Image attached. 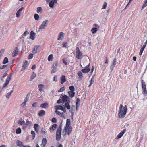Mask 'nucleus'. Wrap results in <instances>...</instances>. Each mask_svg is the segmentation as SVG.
I'll list each match as a JSON object with an SVG mask.
<instances>
[{"label": "nucleus", "instance_id": "6e6552de", "mask_svg": "<svg viewBox=\"0 0 147 147\" xmlns=\"http://www.w3.org/2000/svg\"><path fill=\"white\" fill-rule=\"evenodd\" d=\"M48 22V20L43 21L41 25L39 27V29H45V27H46L48 25L47 23Z\"/></svg>", "mask_w": 147, "mask_h": 147}, {"label": "nucleus", "instance_id": "5fc2aeb1", "mask_svg": "<svg viewBox=\"0 0 147 147\" xmlns=\"http://www.w3.org/2000/svg\"><path fill=\"white\" fill-rule=\"evenodd\" d=\"M33 54H30L28 56V58L29 59H31L33 57Z\"/></svg>", "mask_w": 147, "mask_h": 147}, {"label": "nucleus", "instance_id": "72a5a7b5", "mask_svg": "<svg viewBox=\"0 0 147 147\" xmlns=\"http://www.w3.org/2000/svg\"><path fill=\"white\" fill-rule=\"evenodd\" d=\"M53 58V55L52 54L50 55L48 58V60L49 61H52V59Z\"/></svg>", "mask_w": 147, "mask_h": 147}, {"label": "nucleus", "instance_id": "09e8293b", "mask_svg": "<svg viewBox=\"0 0 147 147\" xmlns=\"http://www.w3.org/2000/svg\"><path fill=\"white\" fill-rule=\"evenodd\" d=\"M11 75H8V76H7L6 80L9 82L10 80V79L11 78Z\"/></svg>", "mask_w": 147, "mask_h": 147}, {"label": "nucleus", "instance_id": "ddd939ff", "mask_svg": "<svg viewBox=\"0 0 147 147\" xmlns=\"http://www.w3.org/2000/svg\"><path fill=\"white\" fill-rule=\"evenodd\" d=\"M36 34L33 31H31L30 34V38L32 40H34L35 38Z\"/></svg>", "mask_w": 147, "mask_h": 147}, {"label": "nucleus", "instance_id": "0eeeda50", "mask_svg": "<svg viewBox=\"0 0 147 147\" xmlns=\"http://www.w3.org/2000/svg\"><path fill=\"white\" fill-rule=\"evenodd\" d=\"M58 64L57 62H54L53 64L52 67V69L51 71V73L53 74L56 71H57V66Z\"/></svg>", "mask_w": 147, "mask_h": 147}, {"label": "nucleus", "instance_id": "a18cd8bd", "mask_svg": "<svg viewBox=\"0 0 147 147\" xmlns=\"http://www.w3.org/2000/svg\"><path fill=\"white\" fill-rule=\"evenodd\" d=\"M147 6V3H145V2H144L142 6L141 10H142L145 7H146Z\"/></svg>", "mask_w": 147, "mask_h": 147}, {"label": "nucleus", "instance_id": "7ed1b4c3", "mask_svg": "<svg viewBox=\"0 0 147 147\" xmlns=\"http://www.w3.org/2000/svg\"><path fill=\"white\" fill-rule=\"evenodd\" d=\"M142 93L145 96H146L147 94V91L144 81L142 80Z\"/></svg>", "mask_w": 147, "mask_h": 147}, {"label": "nucleus", "instance_id": "4d7b16f0", "mask_svg": "<svg viewBox=\"0 0 147 147\" xmlns=\"http://www.w3.org/2000/svg\"><path fill=\"white\" fill-rule=\"evenodd\" d=\"M115 65H113L112 64L111 65V66L110 67V69L111 71H112L114 67H115Z\"/></svg>", "mask_w": 147, "mask_h": 147}, {"label": "nucleus", "instance_id": "393cba45", "mask_svg": "<svg viewBox=\"0 0 147 147\" xmlns=\"http://www.w3.org/2000/svg\"><path fill=\"white\" fill-rule=\"evenodd\" d=\"M17 48H16V49L15 50L14 52H13L12 54V56L13 57H15L16 56L18 53V49H17Z\"/></svg>", "mask_w": 147, "mask_h": 147}, {"label": "nucleus", "instance_id": "4468645a", "mask_svg": "<svg viewBox=\"0 0 147 147\" xmlns=\"http://www.w3.org/2000/svg\"><path fill=\"white\" fill-rule=\"evenodd\" d=\"M126 130L125 129H123L122 131H121L117 135V138L118 139H119L121 138L123 135L124 134V133L126 132Z\"/></svg>", "mask_w": 147, "mask_h": 147}, {"label": "nucleus", "instance_id": "a211bd4d", "mask_svg": "<svg viewBox=\"0 0 147 147\" xmlns=\"http://www.w3.org/2000/svg\"><path fill=\"white\" fill-rule=\"evenodd\" d=\"M90 70V68H86L85 67L84 69H82L81 70V71L84 73H86L88 72Z\"/></svg>", "mask_w": 147, "mask_h": 147}, {"label": "nucleus", "instance_id": "f8f14e48", "mask_svg": "<svg viewBox=\"0 0 147 147\" xmlns=\"http://www.w3.org/2000/svg\"><path fill=\"white\" fill-rule=\"evenodd\" d=\"M65 35V34L63 32H60L58 35V38L57 39V40H62L63 39V38L64 37V35Z\"/></svg>", "mask_w": 147, "mask_h": 147}, {"label": "nucleus", "instance_id": "c85d7f7f", "mask_svg": "<svg viewBox=\"0 0 147 147\" xmlns=\"http://www.w3.org/2000/svg\"><path fill=\"white\" fill-rule=\"evenodd\" d=\"M13 90H12L10 92L7 93L6 95V97L7 98H9L10 96L11 95V93L13 92Z\"/></svg>", "mask_w": 147, "mask_h": 147}, {"label": "nucleus", "instance_id": "c03bdc74", "mask_svg": "<svg viewBox=\"0 0 147 147\" xmlns=\"http://www.w3.org/2000/svg\"><path fill=\"white\" fill-rule=\"evenodd\" d=\"M31 134L33 135V139H34L35 136V133L34 131H31Z\"/></svg>", "mask_w": 147, "mask_h": 147}, {"label": "nucleus", "instance_id": "2f4dec72", "mask_svg": "<svg viewBox=\"0 0 147 147\" xmlns=\"http://www.w3.org/2000/svg\"><path fill=\"white\" fill-rule=\"evenodd\" d=\"M8 62V58L7 57H5L4 58L3 61V64H5L7 63Z\"/></svg>", "mask_w": 147, "mask_h": 147}, {"label": "nucleus", "instance_id": "dca6fc26", "mask_svg": "<svg viewBox=\"0 0 147 147\" xmlns=\"http://www.w3.org/2000/svg\"><path fill=\"white\" fill-rule=\"evenodd\" d=\"M38 114L40 117L43 116L45 115V111L44 110H40L39 111Z\"/></svg>", "mask_w": 147, "mask_h": 147}, {"label": "nucleus", "instance_id": "b1692460", "mask_svg": "<svg viewBox=\"0 0 147 147\" xmlns=\"http://www.w3.org/2000/svg\"><path fill=\"white\" fill-rule=\"evenodd\" d=\"M57 124H53L51 128H50V131H53L57 127Z\"/></svg>", "mask_w": 147, "mask_h": 147}, {"label": "nucleus", "instance_id": "680f3d73", "mask_svg": "<svg viewBox=\"0 0 147 147\" xmlns=\"http://www.w3.org/2000/svg\"><path fill=\"white\" fill-rule=\"evenodd\" d=\"M101 67L102 69H105V68L106 66H105V65L104 64L103 65H101Z\"/></svg>", "mask_w": 147, "mask_h": 147}, {"label": "nucleus", "instance_id": "f03ea898", "mask_svg": "<svg viewBox=\"0 0 147 147\" xmlns=\"http://www.w3.org/2000/svg\"><path fill=\"white\" fill-rule=\"evenodd\" d=\"M61 125H60L58 127L56 132V139L59 141L61 137Z\"/></svg>", "mask_w": 147, "mask_h": 147}, {"label": "nucleus", "instance_id": "052dcab7", "mask_svg": "<svg viewBox=\"0 0 147 147\" xmlns=\"http://www.w3.org/2000/svg\"><path fill=\"white\" fill-rule=\"evenodd\" d=\"M28 34L29 32H28V31H26L24 32L23 35L24 36H26Z\"/></svg>", "mask_w": 147, "mask_h": 147}, {"label": "nucleus", "instance_id": "6e6d98bb", "mask_svg": "<svg viewBox=\"0 0 147 147\" xmlns=\"http://www.w3.org/2000/svg\"><path fill=\"white\" fill-rule=\"evenodd\" d=\"M7 67L6 65H3V66H0V69H2L5 68H6Z\"/></svg>", "mask_w": 147, "mask_h": 147}, {"label": "nucleus", "instance_id": "69168bd1", "mask_svg": "<svg viewBox=\"0 0 147 147\" xmlns=\"http://www.w3.org/2000/svg\"><path fill=\"white\" fill-rule=\"evenodd\" d=\"M20 16V13L17 11V13H16V17L17 18H19V17Z\"/></svg>", "mask_w": 147, "mask_h": 147}, {"label": "nucleus", "instance_id": "4be33fe9", "mask_svg": "<svg viewBox=\"0 0 147 147\" xmlns=\"http://www.w3.org/2000/svg\"><path fill=\"white\" fill-rule=\"evenodd\" d=\"M68 93L70 97L72 98L74 96L75 93L74 91H69Z\"/></svg>", "mask_w": 147, "mask_h": 147}, {"label": "nucleus", "instance_id": "e2e57ef3", "mask_svg": "<svg viewBox=\"0 0 147 147\" xmlns=\"http://www.w3.org/2000/svg\"><path fill=\"white\" fill-rule=\"evenodd\" d=\"M53 81L56 82L57 80V76H55L53 77Z\"/></svg>", "mask_w": 147, "mask_h": 147}, {"label": "nucleus", "instance_id": "9b49d317", "mask_svg": "<svg viewBox=\"0 0 147 147\" xmlns=\"http://www.w3.org/2000/svg\"><path fill=\"white\" fill-rule=\"evenodd\" d=\"M62 98L63 101L65 102L67 101L68 102H70V99L69 97L66 95H64L62 96Z\"/></svg>", "mask_w": 147, "mask_h": 147}, {"label": "nucleus", "instance_id": "8fccbe9b", "mask_svg": "<svg viewBox=\"0 0 147 147\" xmlns=\"http://www.w3.org/2000/svg\"><path fill=\"white\" fill-rule=\"evenodd\" d=\"M94 82V80L92 78L90 80V84L89 85V87H90L91 86V85L93 84Z\"/></svg>", "mask_w": 147, "mask_h": 147}, {"label": "nucleus", "instance_id": "603ef678", "mask_svg": "<svg viewBox=\"0 0 147 147\" xmlns=\"http://www.w3.org/2000/svg\"><path fill=\"white\" fill-rule=\"evenodd\" d=\"M41 132L43 134H45L46 132V131L45 129H42L41 130Z\"/></svg>", "mask_w": 147, "mask_h": 147}, {"label": "nucleus", "instance_id": "a878e982", "mask_svg": "<svg viewBox=\"0 0 147 147\" xmlns=\"http://www.w3.org/2000/svg\"><path fill=\"white\" fill-rule=\"evenodd\" d=\"M65 107L68 109L69 110L70 109L71 107L69 102H66L65 104Z\"/></svg>", "mask_w": 147, "mask_h": 147}, {"label": "nucleus", "instance_id": "e433bc0d", "mask_svg": "<svg viewBox=\"0 0 147 147\" xmlns=\"http://www.w3.org/2000/svg\"><path fill=\"white\" fill-rule=\"evenodd\" d=\"M21 132V130L20 128H18L17 129L16 132L17 134L20 133Z\"/></svg>", "mask_w": 147, "mask_h": 147}, {"label": "nucleus", "instance_id": "774afa93", "mask_svg": "<svg viewBox=\"0 0 147 147\" xmlns=\"http://www.w3.org/2000/svg\"><path fill=\"white\" fill-rule=\"evenodd\" d=\"M23 7H21L20 9L18 10L17 11L20 13L21 11H22L23 10Z\"/></svg>", "mask_w": 147, "mask_h": 147}, {"label": "nucleus", "instance_id": "0e129e2a", "mask_svg": "<svg viewBox=\"0 0 147 147\" xmlns=\"http://www.w3.org/2000/svg\"><path fill=\"white\" fill-rule=\"evenodd\" d=\"M147 43V40H146L144 44V45H143V47H142L143 48H145L146 46V44Z\"/></svg>", "mask_w": 147, "mask_h": 147}, {"label": "nucleus", "instance_id": "338daca9", "mask_svg": "<svg viewBox=\"0 0 147 147\" xmlns=\"http://www.w3.org/2000/svg\"><path fill=\"white\" fill-rule=\"evenodd\" d=\"M37 106V102L34 103L32 104L33 107H36Z\"/></svg>", "mask_w": 147, "mask_h": 147}, {"label": "nucleus", "instance_id": "bb28decb", "mask_svg": "<svg viewBox=\"0 0 147 147\" xmlns=\"http://www.w3.org/2000/svg\"><path fill=\"white\" fill-rule=\"evenodd\" d=\"M40 107L42 108H45L48 107V104L47 103H44L41 104Z\"/></svg>", "mask_w": 147, "mask_h": 147}, {"label": "nucleus", "instance_id": "f704fd0d", "mask_svg": "<svg viewBox=\"0 0 147 147\" xmlns=\"http://www.w3.org/2000/svg\"><path fill=\"white\" fill-rule=\"evenodd\" d=\"M42 9L40 7H39L37 8V11L38 13H41L42 11Z\"/></svg>", "mask_w": 147, "mask_h": 147}, {"label": "nucleus", "instance_id": "3c124183", "mask_svg": "<svg viewBox=\"0 0 147 147\" xmlns=\"http://www.w3.org/2000/svg\"><path fill=\"white\" fill-rule=\"evenodd\" d=\"M24 121L19 120L18 121V123L22 125L24 124Z\"/></svg>", "mask_w": 147, "mask_h": 147}, {"label": "nucleus", "instance_id": "9d476101", "mask_svg": "<svg viewBox=\"0 0 147 147\" xmlns=\"http://www.w3.org/2000/svg\"><path fill=\"white\" fill-rule=\"evenodd\" d=\"M49 2V5L51 8H53L54 3H57V0H52Z\"/></svg>", "mask_w": 147, "mask_h": 147}, {"label": "nucleus", "instance_id": "f3484780", "mask_svg": "<svg viewBox=\"0 0 147 147\" xmlns=\"http://www.w3.org/2000/svg\"><path fill=\"white\" fill-rule=\"evenodd\" d=\"M66 81L65 76L63 75L61 77V83L63 84Z\"/></svg>", "mask_w": 147, "mask_h": 147}, {"label": "nucleus", "instance_id": "c9c22d12", "mask_svg": "<svg viewBox=\"0 0 147 147\" xmlns=\"http://www.w3.org/2000/svg\"><path fill=\"white\" fill-rule=\"evenodd\" d=\"M29 94H28L26 96V97L25 98L24 100V102H26L28 100L29 98Z\"/></svg>", "mask_w": 147, "mask_h": 147}, {"label": "nucleus", "instance_id": "bf43d9fd", "mask_svg": "<svg viewBox=\"0 0 147 147\" xmlns=\"http://www.w3.org/2000/svg\"><path fill=\"white\" fill-rule=\"evenodd\" d=\"M26 124L27 125H30L31 124V122H30L28 120H26Z\"/></svg>", "mask_w": 147, "mask_h": 147}, {"label": "nucleus", "instance_id": "cd10ccee", "mask_svg": "<svg viewBox=\"0 0 147 147\" xmlns=\"http://www.w3.org/2000/svg\"><path fill=\"white\" fill-rule=\"evenodd\" d=\"M38 87L39 88V90L40 92L43 91L42 88L44 86V85L42 84H40L38 85Z\"/></svg>", "mask_w": 147, "mask_h": 147}, {"label": "nucleus", "instance_id": "79ce46f5", "mask_svg": "<svg viewBox=\"0 0 147 147\" xmlns=\"http://www.w3.org/2000/svg\"><path fill=\"white\" fill-rule=\"evenodd\" d=\"M77 74L80 78L82 77V73L80 71H79L77 73Z\"/></svg>", "mask_w": 147, "mask_h": 147}, {"label": "nucleus", "instance_id": "5701e85b", "mask_svg": "<svg viewBox=\"0 0 147 147\" xmlns=\"http://www.w3.org/2000/svg\"><path fill=\"white\" fill-rule=\"evenodd\" d=\"M55 112L57 114L59 115H60L61 117L65 118V115L63 113H61L59 111H57V110L55 111Z\"/></svg>", "mask_w": 147, "mask_h": 147}, {"label": "nucleus", "instance_id": "7c9ffc66", "mask_svg": "<svg viewBox=\"0 0 147 147\" xmlns=\"http://www.w3.org/2000/svg\"><path fill=\"white\" fill-rule=\"evenodd\" d=\"M92 33L94 34L97 31V29H96V28L94 27L91 30Z\"/></svg>", "mask_w": 147, "mask_h": 147}, {"label": "nucleus", "instance_id": "1a4fd4ad", "mask_svg": "<svg viewBox=\"0 0 147 147\" xmlns=\"http://www.w3.org/2000/svg\"><path fill=\"white\" fill-rule=\"evenodd\" d=\"M55 109H56L55 111L58 109L62 111L64 113H65L66 112L65 107L64 105H63V106L60 105L56 106L55 107Z\"/></svg>", "mask_w": 147, "mask_h": 147}, {"label": "nucleus", "instance_id": "37998d69", "mask_svg": "<svg viewBox=\"0 0 147 147\" xmlns=\"http://www.w3.org/2000/svg\"><path fill=\"white\" fill-rule=\"evenodd\" d=\"M36 74L35 73L33 72L32 76L31 77V80H32L34 79L36 76Z\"/></svg>", "mask_w": 147, "mask_h": 147}, {"label": "nucleus", "instance_id": "4c0bfd02", "mask_svg": "<svg viewBox=\"0 0 147 147\" xmlns=\"http://www.w3.org/2000/svg\"><path fill=\"white\" fill-rule=\"evenodd\" d=\"M69 89L71 91H75V88L74 86H72L69 87Z\"/></svg>", "mask_w": 147, "mask_h": 147}, {"label": "nucleus", "instance_id": "864d4df0", "mask_svg": "<svg viewBox=\"0 0 147 147\" xmlns=\"http://www.w3.org/2000/svg\"><path fill=\"white\" fill-rule=\"evenodd\" d=\"M63 62L64 63V64L65 65H68V63L64 59H63Z\"/></svg>", "mask_w": 147, "mask_h": 147}, {"label": "nucleus", "instance_id": "a19ab883", "mask_svg": "<svg viewBox=\"0 0 147 147\" xmlns=\"http://www.w3.org/2000/svg\"><path fill=\"white\" fill-rule=\"evenodd\" d=\"M107 4L106 2H105L104 3L103 5L102 6V9H105L106 8L107 6Z\"/></svg>", "mask_w": 147, "mask_h": 147}, {"label": "nucleus", "instance_id": "20e7f679", "mask_svg": "<svg viewBox=\"0 0 147 147\" xmlns=\"http://www.w3.org/2000/svg\"><path fill=\"white\" fill-rule=\"evenodd\" d=\"M41 47V45H36L33 48L32 53L34 55L40 51V49Z\"/></svg>", "mask_w": 147, "mask_h": 147}, {"label": "nucleus", "instance_id": "de8ad7c7", "mask_svg": "<svg viewBox=\"0 0 147 147\" xmlns=\"http://www.w3.org/2000/svg\"><path fill=\"white\" fill-rule=\"evenodd\" d=\"M144 49V48H143L142 47L140 49V51L139 52V55H142L143 51Z\"/></svg>", "mask_w": 147, "mask_h": 147}, {"label": "nucleus", "instance_id": "aec40b11", "mask_svg": "<svg viewBox=\"0 0 147 147\" xmlns=\"http://www.w3.org/2000/svg\"><path fill=\"white\" fill-rule=\"evenodd\" d=\"M71 124L70 120L69 119H67L66 120V129L67 128L69 127Z\"/></svg>", "mask_w": 147, "mask_h": 147}, {"label": "nucleus", "instance_id": "58836bf2", "mask_svg": "<svg viewBox=\"0 0 147 147\" xmlns=\"http://www.w3.org/2000/svg\"><path fill=\"white\" fill-rule=\"evenodd\" d=\"M117 61V59L116 58H114L113 60L112 64L115 66L116 64Z\"/></svg>", "mask_w": 147, "mask_h": 147}, {"label": "nucleus", "instance_id": "2eb2a0df", "mask_svg": "<svg viewBox=\"0 0 147 147\" xmlns=\"http://www.w3.org/2000/svg\"><path fill=\"white\" fill-rule=\"evenodd\" d=\"M28 66V63L27 61H25L23 63V64L22 66V71L24 70Z\"/></svg>", "mask_w": 147, "mask_h": 147}, {"label": "nucleus", "instance_id": "13d9d810", "mask_svg": "<svg viewBox=\"0 0 147 147\" xmlns=\"http://www.w3.org/2000/svg\"><path fill=\"white\" fill-rule=\"evenodd\" d=\"M51 121L53 123H55L56 121V119L55 118L53 117Z\"/></svg>", "mask_w": 147, "mask_h": 147}, {"label": "nucleus", "instance_id": "423d86ee", "mask_svg": "<svg viewBox=\"0 0 147 147\" xmlns=\"http://www.w3.org/2000/svg\"><path fill=\"white\" fill-rule=\"evenodd\" d=\"M72 129L71 126L69 127L67 129H66V127H65L62 132L63 134V135H65L66 134V133L67 132V134L69 135L72 131Z\"/></svg>", "mask_w": 147, "mask_h": 147}, {"label": "nucleus", "instance_id": "c756f323", "mask_svg": "<svg viewBox=\"0 0 147 147\" xmlns=\"http://www.w3.org/2000/svg\"><path fill=\"white\" fill-rule=\"evenodd\" d=\"M38 125L37 124H35L34 125V128L35 130L37 132H38Z\"/></svg>", "mask_w": 147, "mask_h": 147}, {"label": "nucleus", "instance_id": "473e14b6", "mask_svg": "<svg viewBox=\"0 0 147 147\" xmlns=\"http://www.w3.org/2000/svg\"><path fill=\"white\" fill-rule=\"evenodd\" d=\"M34 18L36 20H39V16L37 14H35L34 15Z\"/></svg>", "mask_w": 147, "mask_h": 147}, {"label": "nucleus", "instance_id": "6ab92c4d", "mask_svg": "<svg viewBox=\"0 0 147 147\" xmlns=\"http://www.w3.org/2000/svg\"><path fill=\"white\" fill-rule=\"evenodd\" d=\"M47 140L45 138H43L42 141L41 145H43V147H44L47 143Z\"/></svg>", "mask_w": 147, "mask_h": 147}, {"label": "nucleus", "instance_id": "39448f33", "mask_svg": "<svg viewBox=\"0 0 147 147\" xmlns=\"http://www.w3.org/2000/svg\"><path fill=\"white\" fill-rule=\"evenodd\" d=\"M76 58L78 59H81L82 57V54L78 47L76 48Z\"/></svg>", "mask_w": 147, "mask_h": 147}, {"label": "nucleus", "instance_id": "ea45409f", "mask_svg": "<svg viewBox=\"0 0 147 147\" xmlns=\"http://www.w3.org/2000/svg\"><path fill=\"white\" fill-rule=\"evenodd\" d=\"M65 89V87H63L61 88L58 91V92H62L64 91Z\"/></svg>", "mask_w": 147, "mask_h": 147}, {"label": "nucleus", "instance_id": "f257e3e1", "mask_svg": "<svg viewBox=\"0 0 147 147\" xmlns=\"http://www.w3.org/2000/svg\"><path fill=\"white\" fill-rule=\"evenodd\" d=\"M127 110L126 105H125L124 107L122 104L120 105L118 109V116L120 118H123L126 113Z\"/></svg>", "mask_w": 147, "mask_h": 147}, {"label": "nucleus", "instance_id": "412c9836", "mask_svg": "<svg viewBox=\"0 0 147 147\" xmlns=\"http://www.w3.org/2000/svg\"><path fill=\"white\" fill-rule=\"evenodd\" d=\"M16 144L17 146L20 147H22L23 146L22 142L20 140L17 141L16 142Z\"/></svg>", "mask_w": 147, "mask_h": 147}, {"label": "nucleus", "instance_id": "49530a36", "mask_svg": "<svg viewBox=\"0 0 147 147\" xmlns=\"http://www.w3.org/2000/svg\"><path fill=\"white\" fill-rule=\"evenodd\" d=\"M62 47L66 48L67 46V42H65L62 43Z\"/></svg>", "mask_w": 147, "mask_h": 147}]
</instances>
